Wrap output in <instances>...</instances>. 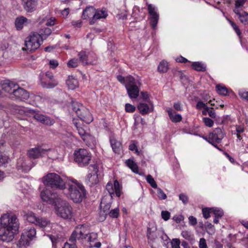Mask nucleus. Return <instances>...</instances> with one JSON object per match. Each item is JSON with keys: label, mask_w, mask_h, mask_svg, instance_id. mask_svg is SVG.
<instances>
[{"label": "nucleus", "mask_w": 248, "mask_h": 248, "mask_svg": "<svg viewBox=\"0 0 248 248\" xmlns=\"http://www.w3.org/2000/svg\"><path fill=\"white\" fill-rule=\"evenodd\" d=\"M75 243H71V244H69L68 242L65 243L63 247L62 248H77Z\"/></svg>", "instance_id": "obj_62"}, {"label": "nucleus", "mask_w": 248, "mask_h": 248, "mask_svg": "<svg viewBox=\"0 0 248 248\" xmlns=\"http://www.w3.org/2000/svg\"><path fill=\"white\" fill-rule=\"evenodd\" d=\"M67 64L69 67H76L78 65V60L76 59H73L68 62Z\"/></svg>", "instance_id": "obj_53"}, {"label": "nucleus", "mask_w": 248, "mask_h": 248, "mask_svg": "<svg viewBox=\"0 0 248 248\" xmlns=\"http://www.w3.org/2000/svg\"><path fill=\"white\" fill-rule=\"evenodd\" d=\"M25 10L29 13L34 11L38 4V0H22Z\"/></svg>", "instance_id": "obj_20"}, {"label": "nucleus", "mask_w": 248, "mask_h": 248, "mask_svg": "<svg viewBox=\"0 0 248 248\" xmlns=\"http://www.w3.org/2000/svg\"><path fill=\"white\" fill-rule=\"evenodd\" d=\"M106 189L109 194L108 196H109L111 198H112V195H114V193L118 197L121 196V188L117 180L114 181L113 185L111 183H108L106 185Z\"/></svg>", "instance_id": "obj_14"}, {"label": "nucleus", "mask_w": 248, "mask_h": 248, "mask_svg": "<svg viewBox=\"0 0 248 248\" xmlns=\"http://www.w3.org/2000/svg\"><path fill=\"white\" fill-rule=\"evenodd\" d=\"M71 184H68L69 195L75 202H81L86 195L84 187L76 180H71Z\"/></svg>", "instance_id": "obj_3"}, {"label": "nucleus", "mask_w": 248, "mask_h": 248, "mask_svg": "<svg viewBox=\"0 0 248 248\" xmlns=\"http://www.w3.org/2000/svg\"><path fill=\"white\" fill-rule=\"evenodd\" d=\"M1 87L3 90L11 94L14 93V90L17 87V85L10 80H5L1 82Z\"/></svg>", "instance_id": "obj_22"}, {"label": "nucleus", "mask_w": 248, "mask_h": 248, "mask_svg": "<svg viewBox=\"0 0 248 248\" xmlns=\"http://www.w3.org/2000/svg\"><path fill=\"white\" fill-rule=\"evenodd\" d=\"M161 217L165 221L168 220L170 216V214L167 211H162L161 212Z\"/></svg>", "instance_id": "obj_54"}, {"label": "nucleus", "mask_w": 248, "mask_h": 248, "mask_svg": "<svg viewBox=\"0 0 248 248\" xmlns=\"http://www.w3.org/2000/svg\"><path fill=\"white\" fill-rule=\"evenodd\" d=\"M126 165L135 173H139V168L137 164L133 160L128 159L126 161Z\"/></svg>", "instance_id": "obj_33"}, {"label": "nucleus", "mask_w": 248, "mask_h": 248, "mask_svg": "<svg viewBox=\"0 0 248 248\" xmlns=\"http://www.w3.org/2000/svg\"><path fill=\"white\" fill-rule=\"evenodd\" d=\"M216 88L217 89V93L219 94L226 95L228 94V90L225 87L222 86L220 85H217L216 86Z\"/></svg>", "instance_id": "obj_43"}, {"label": "nucleus", "mask_w": 248, "mask_h": 248, "mask_svg": "<svg viewBox=\"0 0 248 248\" xmlns=\"http://www.w3.org/2000/svg\"><path fill=\"white\" fill-rule=\"evenodd\" d=\"M95 9L93 7L89 6L87 7L85 10H83L82 15V17L84 19H86L91 16H93Z\"/></svg>", "instance_id": "obj_28"}, {"label": "nucleus", "mask_w": 248, "mask_h": 248, "mask_svg": "<svg viewBox=\"0 0 248 248\" xmlns=\"http://www.w3.org/2000/svg\"><path fill=\"white\" fill-rule=\"evenodd\" d=\"M19 221L15 215L5 214L0 217V240L12 241L19 232Z\"/></svg>", "instance_id": "obj_1"}, {"label": "nucleus", "mask_w": 248, "mask_h": 248, "mask_svg": "<svg viewBox=\"0 0 248 248\" xmlns=\"http://www.w3.org/2000/svg\"><path fill=\"white\" fill-rule=\"evenodd\" d=\"M168 70V65L167 62L163 61L160 62L158 66V70L160 73H166Z\"/></svg>", "instance_id": "obj_37"}, {"label": "nucleus", "mask_w": 248, "mask_h": 248, "mask_svg": "<svg viewBox=\"0 0 248 248\" xmlns=\"http://www.w3.org/2000/svg\"><path fill=\"white\" fill-rule=\"evenodd\" d=\"M35 225L44 229L51 227L50 221L45 217H38Z\"/></svg>", "instance_id": "obj_25"}, {"label": "nucleus", "mask_w": 248, "mask_h": 248, "mask_svg": "<svg viewBox=\"0 0 248 248\" xmlns=\"http://www.w3.org/2000/svg\"><path fill=\"white\" fill-rule=\"evenodd\" d=\"M83 140L88 144L89 146H91L92 144L94 145L96 143V140L95 138L92 135L88 134L86 135Z\"/></svg>", "instance_id": "obj_34"}, {"label": "nucleus", "mask_w": 248, "mask_h": 248, "mask_svg": "<svg viewBox=\"0 0 248 248\" xmlns=\"http://www.w3.org/2000/svg\"><path fill=\"white\" fill-rule=\"evenodd\" d=\"M207 105L206 104H205L204 103H203V102L201 101H198L196 106V108L198 109H201L202 108H204L205 107H206Z\"/></svg>", "instance_id": "obj_63"}, {"label": "nucleus", "mask_w": 248, "mask_h": 248, "mask_svg": "<svg viewBox=\"0 0 248 248\" xmlns=\"http://www.w3.org/2000/svg\"><path fill=\"white\" fill-rule=\"evenodd\" d=\"M50 149H45L41 146L32 148L28 150L27 155L28 157L32 159H36L48 155V153Z\"/></svg>", "instance_id": "obj_10"}, {"label": "nucleus", "mask_w": 248, "mask_h": 248, "mask_svg": "<svg viewBox=\"0 0 248 248\" xmlns=\"http://www.w3.org/2000/svg\"><path fill=\"white\" fill-rule=\"evenodd\" d=\"M192 66L196 71L204 72L206 70V66L201 62H194Z\"/></svg>", "instance_id": "obj_35"}, {"label": "nucleus", "mask_w": 248, "mask_h": 248, "mask_svg": "<svg viewBox=\"0 0 248 248\" xmlns=\"http://www.w3.org/2000/svg\"><path fill=\"white\" fill-rule=\"evenodd\" d=\"M125 109L126 112H133L135 110L136 108L134 106L127 103L125 104Z\"/></svg>", "instance_id": "obj_55"}, {"label": "nucleus", "mask_w": 248, "mask_h": 248, "mask_svg": "<svg viewBox=\"0 0 248 248\" xmlns=\"http://www.w3.org/2000/svg\"><path fill=\"white\" fill-rule=\"evenodd\" d=\"M56 213L57 215L65 219H71L73 217V209L69 203L60 198L56 200Z\"/></svg>", "instance_id": "obj_4"}, {"label": "nucleus", "mask_w": 248, "mask_h": 248, "mask_svg": "<svg viewBox=\"0 0 248 248\" xmlns=\"http://www.w3.org/2000/svg\"><path fill=\"white\" fill-rule=\"evenodd\" d=\"M203 216L205 219H207L210 217V214H212V212L210 210V208H205L202 209Z\"/></svg>", "instance_id": "obj_50"}, {"label": "nucleus", "mask_w": 248, "mask_h": 248, "mask_svg": "<svg viewBox=\"0 0 248 248\" xmlns=\"http://www.w3.org/2000/svg\"><path fill=\"white\" fill-rule=\"evenodd\" d=\"M202 121L204 124L207 127H211L214 124V121L208 117L203 118Z\"/></svg>", "instance_id": "obj_47"}, {"label": "nucleus", "mask_w": 248, "mask_h": 248, "mask_svg": "<svg viewBox=\"0 0 248 248\" xmlns=\"http://www.w3.org/2000/svg\"><path fill=\"white\" fill-rule=\"evenodd\" d=\"M42 42L41 39V35L36 32L31 33L25 40V46H26V49L31 51H34L37 49L41 45Z\"/></svg>", "instance_id": "obj_7"}, {"label": "nucleus", "mask_w": 248, "mask_h": 248, "mask_svg": "<svg viewBox=\"0 0 248 248\" xmlns=\"http://www.w3.org/2000/svg\"><path fill=\"white\" fill-rule=\"evenodd\" d=\"M173 108L177 111H181L182 110L181 106V103L179 102L174 103L173 104Z\"/></svg>", "instance_id": "obj_64"}, {"label": "nucleus", "mask_w": 248, "mask_h": 248, "mask_svg": "<svg viewBox=\"0 0 248 248\" xmlns=\"http://www.w3.org/2000/svg\"><path fill=\"white\" fill-rule=\"evenodd\" d=\"M72 107L73 110L75 111L77 115H79V116H81V111H82L83 113H86V114H87L88 115V117L86 119V121H90V120H91V118L89 113V109L88 108L84 107L82 104L77 102H73Z\"/></svg>", "instance_id": "obj_18"}, {"label": "nucleus", "mask_w": 248, "mask_h": 248, "mask_svg": "<svg viewBox=\"0 0 248 248\" xmlns=\"http://www.w3.org/2000/svg\"><path fill=\"white\" fill-rule=\"evenodd\" d=\"M108 214L110 217L117 218L119 215V209L118 208H115L111 211H109Z\"/></svg>", "instance_id": "obj_46"}, {"label": "nucleus", "mask_w": 248, "mask_h": 248, "mask_svg": "<svg viewBox=\"0 0 248 248\" xmlns=\"http://www.w3.org/2000/svg\"><path fill=\"white\" fill-rule=\"evenodd\" d=\"M75 125L76 127V129L78 131V134L80 135L82 140L84 139V137L86 136L87 133L85 132L84 128L79 125H78L77 123H75Z\"/></svg>", "instance_id": "obj_42"}, {"label": "nucleus", "mask_w": 248, "mask_h": 248, "mask_svg": "<svg viewBox=\"0 0 248 248\" xmlns=\"http://www.w3.org/2000/svg\"><path fill=\"white\" fill-rule=\"evenodd\" d=\"M212 214L215 216V217H221L223 215V212L222 210L217 208H210Z\"/></svg>", "instance_id": "obj_40"}, {"label": "nucleus", "mask_w": 248, "mask_h": 248, "mask_svg": "<svg viewBox=\"0 0 248 248\" xmlns=\"http://www.w3.org/2000/svg\"><path fill=\"white\" fill-rule=\"evenodd\" d=\"M148 10L151 16H155V15L159 16L155 11V7L151 4L148 5Z\"/></svg>", "instance_id": "obj_48"}, {"label": "nucleus", "mask_w": 248, "mask_h": 248, "mask_svg": "<svg viewBox=\"0 0 248 248\" xmlns=\"http://www.w3.org/2000/svg\"><path fill=\"white\" fill-rule=\"evenodd\" d=\"M66 84L69 89L74 90L78 87V82L76 78L73 76L69 77L66 80Z\"/></svg>", "instance_id": "obj_31"}, {"label": "nucleus", "mask_w": 248, "mask_h": 248, "mask_svg": "<svg viewBox=\"0 0 248 248\" xmlns=\"http://www.w3.org/2000/svg\"><path fill=\"white\" fill-rule=\"evenodd\" d=\"M112 198L109 196H105L101 200L100 203V208L101 211H103L106 215L108 213L111 207V201Z\"/></svg>", "instance_id": "obj_21"}, {"label": "nucleus", "mask_w": 248, "mask_h": 248, "mask_svg": "<svg viewBox=\"0 0 248 248\" xmlns=\"http://www.w3.org/2000/svg\"><path fill=\"white\" fill-rule=\"evenodd\" d=\"M110 142L113 152L116 154H120L122 151L121 142L112 138L110 139Z\"/></svg>", "instance_id": "obj_27"}, {"label": "nucleus", "mask_w": 248, "mask_h": 248, "mask_svg": "<svg viewBox=\"0 0 248 248\" xmlns=\"http://www.w3.org/2000/svg\"><path fill=\"white\" fill-rule=\"evenodd\" d=\"M108 16V14L105 10H96L94 12V16L90 19V24L91 25L93 24L95 21L101 18H105Z\"/></svg>", "instance_id": "obj_23"}, {"label": "nucleus", "mask_w": 248, "mask_h": 248, "mask_svg": "<svg viewBox=\"0 0 248 248\" xmlns=\"http://www.w3.org/2000/svg\"><path fill=\"white\" fill-rule=\"evenodd\" d=\"M166 111L168 112L170 120L173 123H178L182 121V116L172 110V108H168Z\"/></svg>", "instance_id": "obj_24"}, {"label": "nucleus", "mask_w": 248, "mask_h": 248, "mask_svg": "<svg viewBox=\"0 0 248 248\" xmlns=\"http://www.w3.org/2000/svg\"><path fill=\"white\" fill-rule=\"evenodd\" d=\"M158 19H159V16L155 15V16L151 17L150 23H151V25L152 28L154 29H155L156 27L158 21Z\"/></svg>", "instance_id": "obj_45"}, {"label": "nucleus", "mask_w": 248, "mask_h": 248, "mask_svg": "<svg viewBox=\"0 0 248 248\" xmlns=\"http://www.w3.org/2000/svg\"><path fill=\"white\" fill-rule=\"evenodd\" d=\"M209 116L212 119H217V114L216 112L213 108H210V109L208 112Z\"/></svg>", "instance_id": "obj_57"}, {"label": "nucleus", "mask_w": 248, "mask_h": 248, "mask_svg": "<svg viewBox=\"0 0 248 248\" xmlns=\"http://www.w3.org/2000/svg\"><path fill=\"white\" fill-rule=\"evenodd\" d=\"M92 158V155L88 150L85 149H79L75 151L74 160L80 167H85L88 165Z\"/></svg>", "instance_id": "obj_8"}, {"label": "nucleus", "mask_w": 248, "mask_h": 248, "mask_svg": "<svg viewBox=\"0 0 248 248\" xmlns=\"http://www.w3.org/2000/svg\"><path fill=\"white\" fill-rule=\"evenodd\" d=\"M79 60L82 64H92V62L90 61L89 55L85 51H82L78 54Z\"/></svg>", "instance_id": "obj_29"}, {"label": "nucleus", "mask_w": 248, "mask_h": 248, "mask_svg": "<svg viewBox=\"0 0 248 248\" xmlns=\"http://www.w3.org/2000/svg\"><path fill=\"white\" fill-rule=\"evenodd\" d=\"M23 213V217L25 219L31 223L35 224L38 217L33 212L28 211H24Z\"/></svg>", "instance_id": "obj_26"}, {"label": "nucleus", "mask_w": 248, "mask_h": 248, "mask_svg": "<svg viewBox=\"0 0 248 248\" xmlns=\"http://www.w3.org/2000/svg\"><path fill=\"white\" fill-rule=\"evenodd\" d=\"M51 33V30L48 28H45L41 30V39H46Z\"/></svg>", "instance_id": "obj_39"}, {"label": "nucleus", "mask_w": 248, "mask_h": 248, "mask_svg": "<svg viewBox=\"0 0 248 248\" xmlns=\"http://www.w3.org/2000/svg\"><path fill=\"white\" fill-rule=\"evenodd\" d=\"M225 135L224 132L220 128H215L212 133H210L209 139L212 142L216 143H220L224 138Z\"/></svg>", "instance_id": "obj_17"}, {"label": "nucleus", "mask_w": 248, "mask_h": 248, "mask_svg": "<svg viewBox=\"0 0 248 248\" xmlns=\"http://www.w3.org/2000/svg\"><path fill=\"white\" fill-rule=\"evenodd\" d=\"M146 181L147 182L150 184L151 186L154 188H157V185L154 179L152 177V176L151 175H148L146 177Z\"/></svg>", "instance_id": "obj_44"}, {"label": "nucleus", "mask_w": 248, "mask_h": 248, "mask_svg": "<svg viewBox=\"0 0 248 248\" xmlns=\"http://www.w3.org/2000/svg\"><path fill=\"white\" fill-rule=\"evenodd\" d=\"M89 171H91L87 176L86 182L91 186L98 183L99 180L98 177V169L96 164L89 166Z\"/></svg>", "instance_id": "obj_12"}, {"label": "nucleus", "mask_w": 248, "mask_h": 248, "mask_svg": "<svg viewBox=\"0 0 248 248\" xmlns=\"http://www.w3.org/2000/svg\"><path fill=\"white\" fill-rule=\"evenodd\" d=\"M13 95L16 98L23 101L27 100L30 97L31 98H34L35 99H39V97L38 96V95H36L34 94H30L27 91L22 88L19 87L18 85L17 87L14 90Z\"/></svg>", "instance_id": "obj_11"}, {"label": "nucleus", "mask_w": 248, "mask_h": 248, "mask_svg": "<svg viewBox=\"0 0 248 248\" xmlns=\"http://www.w3.org/2000/svg\"><path fill=\"white\" fill-rule=\"evenodd\" d=\"M138 108L140 111V112L142 114H146L148 113L150 108L148 105L145 103H140L138 106Z\"/></svg>", "instance_id": "obj_36"}, {"label": "nucleus", "mask_w": 248, "mask_h": 248, "mask_svg": "<svg viewBox=\"0 0 248 248\" xmlns=\"http://www.w3.org/2000/svg\"><path fill=\"white\" fill-rule=\"evenodd\" d=\"M179 200L182 201L183 203L186 204L188 202V198L186 194L184 193H181L179 195Z\"/></svg>", "instance_id": "obj_56"}, {"label": "nucleus", "mask_w": 248, "mask_h": 248, "mask_svg": "<svg viewBox=\"0 0 248 248\" xmlns=\"http://www.w3.org/2000/svg\"><path fill=\"white\" fill-rule=\"evenodd\" d=\"M9 158L6 155H3L0 154V166L7 163L8 162Z\"/></svg>", "instance_id": "obj_51"}, {"label": "nucleus", "mask_w": 248, "mask_h": 248, "mask_svg": "<svg viewBox=\"0 0 248 248\" xmlns=\"http://www.w3.org/2000/svg\"><path fill=\"white\" fill-rule=\"evenodd\" d=\"M246 1L247 0H236L233 12L238 13V11H240L239 8L243 7Z\"/></svg>", "instance_id": "obj_38"}, {"label": "nucleus", "mask_w": 248, "mask_h": 248, "mask_svg": "<svg viewBox=\"0 0 248 248\" xmlns=\"http://www.w3.org/2000/svg\"><path fill=\"white\" fill-rule=\"evenodd\" d=\"M32 116L36 119L37 121L40 122L41 123L47 124V125H51L52 124V122L50 120V119L46 116L42 114H40L39 113L36 112L33 110H30Z\"/></svg>", "instance_id": "obj_19"}, {"label": "nucleus", "mask_w": 248, "mask_h": 248, "mask_svg": "<svg viewBox=\"0 0 248 248\" xmlns=\"http://www.w3.org/2000/svg\"><path fill=\"white\" fill-rule=\"evenodd\" d=\"M40 196L43 201L52 204H55L56 199L59 198L55 194L51 193V191L48 188H46L43 190L41 192Z\"/></svg>", "instance_id": "obj_15"}, {"label": "nucleus", "mask_w": 248, "mask_h": 248, "mask_svg": "<svg viewBox=\"0 0 248 248\" xmlns=\"http://www.w3.org/2000/svg\"><path fill=\"white\" fill-rule=\"evenodd\" d=\"M46 79H49L50 81H41L42 86L46 88H53L58 84V81L54 78L53 74L50 72H46L45 73Z\"/></svg>", "instance_id": "obj_16"}, {"label": "nucleus", "mask_w": 248, "mask_h": 248, "mask_svg": "<svg viewBox=\"0 0 248 248\" xmlns=\"http://www.w3.org/2000/svg\"><path fill=\"white\" fill-rule=\"evenodd\" d=\"M189 223L192 226H194L197 223L196 218L193 216H190L188 218Z\"/></svg>", "instance_id": "obj_61"}, {"label": "nucleus", "mask_w": 248, "mask_h": 248, "mask_svg": "<svg viewBox=\"0 0 248 248\" xmlns=\"http://www.w3.org/2000/svg\"><path fill=\"white\" fill-rule=\"evenodd\" d=\"M28 19L24 17L20 16L16 18L15 22V26L17 30H21L25 23L27 22Z\"/></svg>", "instance_id": "obj_30"}, {"label": "nucleus", "mask_w": 248, "mask_h": 248, "mask_svg": "<svg viewBox=\"0 0 248 248\" xmlns=\"http://www.w3.org/2000/svg\"><path fill=\"white\" fill-rule=\"evenodd\" d=\"M125 88L130 98H137L139 96L140 90L133 77L129 76L126 78Z\"/></svg>", "instance_id": "obj_9"}, {"label": "nucleus", "mask_w": 248, "mask_h": 248, "mask_svg": "<svg viewBox=\"0 0 248 248\" xmlns=\"http://www.w3.org/2000/svg\"><path fill=\"white\" fill-rule=\"evenodd\" d=\"M97 237L96 233H89L87 228L83 225H81L77 227L73 232L69 241L71 243H75L77 240L83 241L85 239L90 243V244H91V243L96 240Z\"/></svg>", "instance_id": "obj_2"}, {"label": "nucleus", "mask_w": 248, "mask_h": 248, "mask_svg": "<svg viewBox=\"0 0 248 248\" xmlns=\"http://www.w3.org/2000/svg\"><path fill=\"white\" fill-rule=\"evenodd\" d=\"M238 16V18L242 23L247 24L248 23V13L245 11H242V12L238 11L237 13H235Z\"/></svg>", "instance_id": "obj_32"}, {"label": "nucleus", "mask_w": 248, "mask_h": 248, "mask_svg": "<svg viewBox=\"0 0 248 248\" xmlns=\"http://www.w3.org/2000/svg\"><path fill=\"white\" fill-rule=\"evenodd\" d=\"M89 113L91 118V120H90V121H86V119L87 118L88 115H87V114H86V113H83L82 111H81V116H79V115H77V116L82 121L84 122L85 123H86L87 124H90L93 121V117L89 110Z\"/></svg>", "instance_id": "obj_41"}, {"label": "nucleus", "mask_w": 248, "mask_h": 248, "mask_svg": "<svg viewBox=\"0 0 248 248\" xmlns=\"http://www.w3.org/2000/svg\"><path fill=\"white\" fill-rule=\"evenodd\" d=\"M230 23L231 25H232L233 30L235 31L237 33V34L238 35H240L241 33V31H240L239 28L238 27V26L233 22H232V21H230Z\"/></svg>", "instance_id": "obj_58"}, {"label": "nucleus", "mask_w": 248, "mask_h": 248, "mask_svg": "<svg viewBox=\"0 0 248 248\" xmlns=\"http://www.w3.org/2000/svg\"><path fill=\"white\" fill-rule=\"evenodd\" d=\"M157 195L158 198L160 200H165L167 198L166 194L160 188H157Z\"/></svg>", "instance_id": "obj_49"}, {"label": "nucleus", "mask_w": 248, "mask_h": 248, "mask_svg": "<svg viewBox=\"0 0 248 248\" xmlns=\"http://www.w3.org/2000/svg\"><path fill=\"white\" fill-rule=\"evenodd\" d=\"M36 231L33 227H28L25 229L17 244L19 248H26L30 242L36 237Z\"/></svg>", "instance_id": "obj_6"}, {"label": "nucleus", "mask_w": 248, "mask_h": 248, "mask_svg": "<svg viewBox=\"0 0 248 248\" xmlns=\"http://www.w3.org/2000/svg\"><path fill=\"white\" fill-rule=\"evenodd\" d=\"M181 234L182 236L186 240H190L192 239L191 232L187 231H182Z\"/></svg>", "instance_id": "obj_52"}, {"label": "nucleus", "mask_w": 248, "mask_h": 248, "mask_svg": "<svg viewBox=\"0 0 248 248\" xmlns=\"http://www.w3.org/2000/svg\"><path fill=\"white\" fill-rule=\"evenodd\" d=\"M45 185L53 188L64 189L66 186L63 180L55 173H49L43 178Z\"/></svg>", "instance_id": "obj_5"}, {"label": "nucleus", "mask_w": 248, "mask_h": 248, "mask_svg": "<svg viewBox=\"0 0 248 248\" xmlns=\"http://www.w3.org/2000/svg\"><path fill=\"white\" fill-rule=\"evenodd\" d=\"M200 248H207L205 239L203 238H202L200 240L199 243Z\"/></svg>", "instance_id": "obj_60"}, {"label": "nucleus", "mask_w": 248, "mask_h": 248, "mask_svg": "<svg viewBox=\"0 0 248 248\" xmlns=\"http://www.w3.org/2000/svg\"><path fill=\"white\" fill-rule=\"evenodd\" d=\"M34 164L23 157H20L18 159L16 164V167L18 170H21L24 172H27L31 170Z\"/></svg>", "instance_id": "obj_13"}, {"label": "nucleus", "mask_w": 248, "mask_h": 248, "mask_svg": "<svg viewBox=\"0 0 248 248\" xmlns=\"http://www.w3.org/2000/svg\"><path fill=\"white\" fill-rule=\"evenodd\" d=\"M239 95L244 99L248 101V92L241 91L239 93Z\"/></svg>", "instance_id": "obj_59"}]
</instances>
